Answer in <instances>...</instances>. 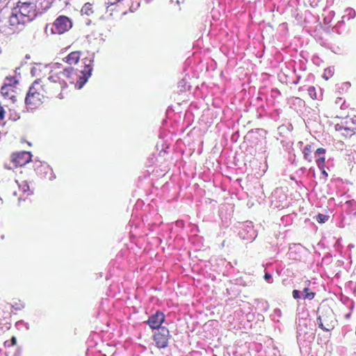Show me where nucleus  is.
Listing matches in <instances>:
<instances>
[{"label":"nucleus","mask_w":356,"mask_h":356,"mask_svg":"<svg viewBox=\"0 0 356 356\" xmlns=\"http://www.w3.org/2000/svg\"><path fill=\"white\" fill-rule=\"evenodd\" d=\"M19 118V115H16V116L13 118L14 120H17V119Z\"/></svg>","instance_id":"28"},{"label":"nucleus","mask_w":356,"mask_h":356,"mask_svg":"<svg viewBox=\"0 0 356 356\" xmlns=\"http://www.w3.org/2000/svg\"><path fill=\"white\" fill-rule=\"evenodd\" d=\"M312 146L311 145H307L302 151L304 159L309 162H312V156L311 154L312 152Z\"/></svg>","instance_id":"13"},{"label":"nucleus","mask_w":356,"mask_h":356,"mask_svg":"<svg viewBox=\"0 0 356 356\" xmlns=\"http://www.w3.org/2000/svg\"><path fill=\"white\" fill-rule=\"evenodd\" d=\"M32 154L29 152H22L18 153L15 157L13 158V161L16 163V165L23 166L31 161Z\"/></svg>","instance_id":"9"},{"label":"nucleus","mask_w":356,"mask_h":356,"mask_svg":"<svg viewBox=\"0 0 356 356\" xmlns=\"http://www.w3.org/2000/svg\"><path fill=\"white\" fill-rule=\"evenodd\" d=\"M38 83L37 81H35L33 85L30 87L25 98L26 104L31 108L36 107L41 104L40 94L35 90L34 87L35 84Z\"/></svg>","instance_id":"5"},{"label":"nucleus","mask_w":356,"mask_h":356,"mask_svg":"<svg viewBox=\"0 0 356 356\" xmlns=\"http://www.w3.org/2000/svg\"><path fill=\"white\" fill-rule=\"evenodd\" d=\"M72 23L66 16H59L51 26V31L54 34H62L72 28Z\"/></svg>","instance_id":"4"},{"label":"nucleus","mask_w":356,"mask_h":356,"mask_svg":"<svg viewBox=\"0 0 356 356\" xmlns=\"http://www.w3.org/2000/svg\"><path fill=\"white\" fill-rule=\"evenodd\" d=\"M1 10V5H0V10Z\"/></svg>","instance_id":"34"},{"label":"nucleus","mask_w":356,"mask_h":356,"mask_svg":"<svg viewBox=\"0 0 356 356\" xmlns=\"http://www.w3.org/2000/svg\"><path fill=\"white\" fill-rule=\"evenodd\" d=\"M36 3L33 1H19L17 7L14 8L15 12L19 13L23 23H27L37 16Z\"/></svg>","instance_id":"2"},{"label":"nucleus","mask_w":356,"mask_h":356,"mask_svg":"<svg viewBox=\"0 0 356 356\" xmlns=\"http://www.w3.org/2000/svg\"><path fill=\"white\" fill-rule=\"evenodd\" d=\"M81 11L82 14L90 15L91 13H92V4H90V3H85L84 6L82 7Z\"/></svg>","instance_id":"15"},{"label":"nucleus","mask_w":356,"mask_h":356,"mask_svg":"<svg viewBox=\"0 0 356 356\" xmlns=\"http://www.w3.org/2000/svg\"><path fill=\"white\" fill-rule=\"evenodd\" d=\"M317 318L319 327L325 331L334 329L337 324L334 314L330 308H319Z\"/></svg>","instance_id":"3"},{"label":"nucleus","mask_w":356,"mask_h":356,"mask_svg":"<svg viewBox=\"0 0 356 356\" xmlns=\"http://www.w3.org/2000/svg\"><path fill=\"white\" fill-rule=\"evenodd\" d=\"M292 294H293V297L295 298V299H299L300 297V291L298 290H293V292H292Z\"/></svg>","instance_id":"22"},{"label":"nucleus","mask_w":356,"mask_h":356,"mask_svg":"<svg viewBox=\"0 0 356 356\" xmlns=\"http://www.w3.org/2000/svg\"><path fill=\"white\" fill-rule=\"evenodd\" d=\"M171 111H172V110L171 107H170V106H169V107H168V110H167V112H166V113H167V115H170V112Z\"/></svg>","instance_id":"27"},{"label":"nucleus","mask_w":356,"mask_h":356,"mask_svg":"<svg viewBox=\"0 0 356 356\" xmlns=\"http://www.w3.org/2000/svg\"><path fill=\"white\" fill-rule=\"evenodd\" d=\"M122 0H116L117 2H120L122 1Z\"/></svg>","instance_id":"33"},{"label":"nucleus","mask_w":356,"mask_h":356,"mask_svg":"<svg viewBox=\"0 0 356 356\" xmlns=\"http://www.w3.org/2000/svg\"><path fill=\"white\" fill-rule=\"evenodd\" d=\"M5 168L7 169H10V168H9L8 165H5Z\"/></svg>","instance_id":"32"},{"label":"nucleus","mask_w":356,"mask_h":356,"mask_svg":"<svg viewBox=\"0 0 356 356\" xmlns=\"http://www.w3.org/2000/svg\"><path fill=\"white\" fill-rule=\"evenodd\" d=\"M8 23L13 31H21L23 26L26 24L22 22V18L20 17L19 13L15 12L14 8L12 10L10 15Z\"/></svg>","instance_id":"7"},{"label":"nucleus","mask_w":356,"mask_h":356,"mask_svg":"<svg viewBox=\"0 0 356 356\" xmlns=\"http://www.w3.org/2000/svg\"><path fill=\"white\" fill-rule=\"evenodd\" d=\"M332 76V71L331 69H325L323 74V78L325 80H328Z\"/></svg>","instance_id":"20"},{"label":"nucleus","mask_w":356,"mask_h":356,"mask_svg":"<svg viewBox=\"0 0 356 356\" xmlns=\"http://www.w3.org/2000/svg\"><path fill=\"white\" fill-rule=\"evenodd\" d=\"M325 153V149L323 147L318 148L316 151V154L318 156L316 159V165L321 170H323V173H325V171L324 170L325 158L324 156L321 155H323Z\"/></svg>","instance_id":"10"},{"label":"nucleus","mask_w":356,"mask_h":356,"mask_svg":"<svg viewBox=\"0 0 356 356\" xmlns=\"http://www.w3.org/2000/svg\"><path fill=\"white\" fill-rule=\"evenodd\" d=\"M271 277H272V276H271V275H270V273H266V274L264 275V279H265L266 280H268L269 279H270V278H271Z\"/></svg>","instance_id":"26"},{"label":"nucleus","mask_w":356,"mask_h":356,"mask_svg":"<svg viewBox=\"0 0 356 356\" xmlns=\"http://www.w3.org/2000/svg\"><path fill=\"white\" fill-rule=\"evenodd\" d=\"M10 92H13L12 86L10 84H4L1 88V93L4 97L10 95Z\"/></svg>","instance_id":"14"},{"label":"nucleus","mask_w":356,"mask_h":356,"mask_svg":"<svg viewBox=\"0 0 356 356\" xmlns=\"http://www.w3.org/2000/svg\"><path fill=\"white\" fill-rule=\"evenodd\" d=\"M335 130L337 131L341 132V134L345 137L351 136L355 134L353 129L344 127L343 126L339 124L335 125Z\"/></svg>","instance_id":"12"},{"label":"nucleus","mask_w":356,"mask_h":356,"mask_svg":"<svg viewBox=\"0 0 356 356\" xmlns=\"http://www.w3.org/2000/svg\"><path fill=\"white\" fill-rule=\"evenodd\" d=\"M60 79H61V76L59 74H58L56 75H51L48 77V80L52 83H57V82L60 81Z\"/></svg>","instance_id":"19"},{"label":"nucleus","mask_w":356,"mask_h":356,"mask_svg":"<svg viewBox=\"0 0 356 356\" xmlns=\"http://www.w3.org/2000/svg\"><path fill=\"white\" fill-rule=\"evenodd\" d=\"M13 103H15L16 102V97L14 95L10 94L9 97H8Z\"/></svg>","instance_id":"25"},{"label":"nucleus","mask_w":356,"mask_h":356,"mask_svg":"<svg viewBox=\"0 0 356 356\" xmlns=\"http://www.w3.org/2000/svg\"><path fill=\"white\" fill-rule=\"evenodd\" d=\"M84 70L80 71L81 75H79L78 74V71L72 67L65 68L63 72H60L59 74L61 77L68 79L72 83H73L74 81V76H75L78 77L79 79L76 81V86H77L79 89H81L87 82L88 78L91 76L92 71V67L90 64L84 63Z\"/></svg>","instance_id":"1"},{"label":"nucleus","mask_w":356,"mask_h":356,"mask_svg":"<svg viewBox=\"0 0 356 356\" xmlns=\"http://www.w3.org/2000/svg\"><path fill=\"white\" fill-rule=\"evenodd\" d=\"M169 337V330L165 327L159 328L154 334V340L157 347L163 348L167 346Z\"/></svg>","instance_id":"6"},{"label":"nucleus","mask_w":356,"mask_h":356,"mask_svg":"<svg viewBox=\"0 0 356 356\" xmlns=\"http://www.w3.org/2000/svg\"><path fill=\"white\" fill-rule=\"evenodd\" d=\"M164 314L161 312H157L149 318L147 323L151 328L158 330L159 328L162 327L161 325L164 321Z\"/></svg>","instance_id":"8"},{"label":"nucleus","mask_w":356,"mask_h":356,"mask_svg":"<svg viewBox=\"0 0 356 356\" xmlns=\"http://www.w3.org/2000/svg\"><path fill=\"white\" fill-rule=\"evenodd\" d=\"M17 343V339L15 337H12V338L10 339V342L9 341H6L5 342V345L6 346H15Z\"/></svg>","instance_id":"21"},{"label":"nucleus","mask_w":356,"mask_h":356,"mask_svg":"<svg viewBox=\"0 0 356 356\" xmlns=\"http://www.w3.org/2000/svg\"><path fill=\"white\" fill-rule=\"evenodd\" d=\"M153 0H145V3H149L150 2H152Z\"/></svg>","instance_id":"29"},{"label":"nucleus","mask_w":356,"mask_h":356,"mask_svg":"<svg viewBox=\"0 0 356 356\" xmlns=\"http://www.w3.org/2000/svg\"><path fill=\"white\" fill-rule=\"evenodd\" d=\"M327 218H328V217L327 216L322 214V213H318L316 216V220L319 223H324L325 221L327 220Z\"/></svg>","instance_id":"18"},{"label":"nucleus","mask_w":356,"mask_h":356,"mask_svg":"<svg viewBox=\"0 0 356 356\" xmlns=\"http://www.w3.org/2000/svg\"><path fill=\"white\" fill-rule=\"evenodd\" d=\"M303 292L305 293L303 296L304 299L312 300L315 296V293L314 292H309L308 288L304 289Z\"/></svg>","instance_id":"16"},{"label":"nucleus","mask_w":356,"mask_h":356,"mask_svg":"<svg viewBox=\"0 0 356 356\" xmlns=\"http://www.w3.org/2000/svg\"><path fill=\"white\" fill-rule=\"evenodd\" d=\"M5 111L2 106H0V120H2L4 118Z\"/></svg>","instance_id":"24"},{"label":"nucleus","mask_w":356,"mask_h":356,"mask_svg":"<svg viewBox=\"0 0 356 356\" xmlns=\"http://www.w3.org/2000/svg\"><path fill=\"white\" fill-rule=\"evenodd\" d=\"M307 92L309 95L312 99H316L317 98V94L316 92V88L314 86H309L307 89Z\"/></svg>","instance_id":"17"},{"label":"nucleus","mask_w":356,"mask_h":356,"mask_svg":"<svg viewBox=\"0 0 356 356\" xmlns=\"http://www.w3.org/2000/svg\"><path fill=\"white\" fill-rule=\"evenodd\" d=\"M19 187L22 188L23 192H26L29 190V186L26 183L23 184L22 186H19Z\"/></svg>","instance_id":"23"},{"label":"nucleus","mask_w":356,"mask_h":356,"mask_svg":"<svg viewBox=\"0 0 356 356\" xmlns=\"http://www.w3.org/2000/svg\"><path fill=\"white\" fill-rule=\"evenodd\" d=\"M80 58L79 51H73L70 53L67 57L65 58L64 60L70 65L76 64Z\"/></svg>","instance_id":"11"},{"label":"nucleus","mask_w":356,"mask_h":356,"mask_svg":"<svg viewBox=\"0 0 356 356\" xmlns=\"http://www.w3.org/2000/svg\"><path fill=\"white\" fill-rule=\"evenodd\" d=\"M5 168L7 169H10V168H9L8 165H5Z\"/></svg>","instance_id":"31"},{"label":"nucleus","mask_w":356,"mask_h":356,"mask_svg":"<svg viewBox=\"0 0 356 356\" xmlns=\"http://www.w3.org/2000/svg\"><path fill=\"white\" fill-rule=\"evenodd\" d=\"M172 3H173V1H172V0H170V1H169V3H170V4H172Z\"/></svg>","instance_id":"30"}]
</instances>
